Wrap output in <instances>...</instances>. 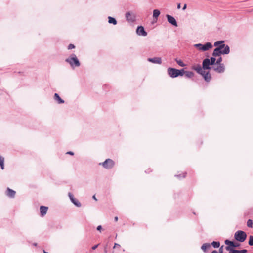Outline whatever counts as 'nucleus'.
<instances>
[{"instance_id": "obj_14", "label": "nucleus", "mask_w": 253, "mask_h": 253, "mask_svg": "<svg viewBox=\"0 0 253 253\" xmlns=\"http://www.w3.org/2000/svg\"><path fill=\"white\" fill-rule=\"evenodd\" d=\"M200 75L203 76L205 81L207 82H210L211 80V77L209 71L205 72V71H203Z\"/></svg>"}, {"instance_id": "obj_26", "label": "nucleus", "mask_w": 253, "mask_h": 253, "mask_svg": "<svg viewBox=\"0 0 253 253\" xmlns=\"http://www.w3.org/2000/svg\"><path fill=\"white\" fill-rule=\"evenodd\" d=\"M194 73L192 71H185V75L187 78H191L194 76Z\"/></svg>"}, {"instance_id": "obj_2", "label": "nucleus", "mask_w": 253, "mask_h": 253, "mask_svg": "<svg viewBox=\"0 0 253 253\" xmlns=\"http://www.w3.org/2000/svg\"><path fill=\"white\" fill-rule=\"evenodd\" d=\"M216 57H211L210 59L206 58L203 60L202 62V68L203 70H211L212 69V67L210 66H213L216 65Z\"/></svg>"}, {"instance_id": "obj_35", "label": "nucleus", "mask_w": 253, "mask_h": 253, "mask_svg": "<svg viewBox=\"0 0 253 253\" xmlns=\"http://www.w3.org/2000/svg\"><path fill=\"white\" fill-rule=\"evenodd\" d=\"M223 247L224 246L222 245V246H221L219 249V250H218V253H223Z\"/></svg>"}, {"instance_id": "obj_39", "label": "nucleus", "mask_w": 253, "mask_h": 253, "mask_svg": "<svg viewBox=\"0 0 253 253\" xmlns=\"http://www.w3.org/2000/svg\"><path fill=\"white\" fill-rule=\"evenodd\" d=\"M66 154H69V155H74V152H73L72 151H68L66 153Z\"/></svg>"}, {"instance_id": "obj_38", "label": "nucleus", "mask_w": 253, "mask_h": 253, "mask_svg": "<svg viewBox=\"0 0 253 253\" xmlns=\"http://www.w3.org/2000/svg\"><path fill=\"white\" fill-rule=\"evenodd\" d=\"M102 229V226L101 225H99L97 227V230L98 231H101Z\"/></svg>"}, {"instance_id": "obj_28", "label": "nucleus", "mask_w": 253, "mask_h": 253, "mask_svg": "<svg viewBox=\"0 0 253 253\" xmlns=\"http://www.w3.org/2000/svg\"><path fill=\"white\" fill-rule=\"evenodd\" d=\"M185 71L184 69H177V74L178 76H182L185 74Z\"/></svg>"}, {"instance_id": "obj_5", "label": "nucleus", "mask_w": 253, "mask_h": 253, "mask_svg": "<svg viewBox=\"0 0 253 253\" xmlns=\"http://www.w3.org/2000/svg\"><path fill=\"white\" fill-rule=\"evenodd\" d=\"M247 238V234L245 232L242 230H238L236 231L234 234L235 239L239 242H244Z\"/></svg>"}, {"instance_id": "obj_44", "label": "nucleus", "mask_w": 253, "mask_h": 253, "mask_svg": "<svg viewBox=\"0 0 253 253\" xmlns=\"http://www.w3.org/2000/svg\"><path fill=\"white\" fill-rule=\"evenodd\" d=\"M104 253H107V250L106 249V247H104Z\"/></svg>"}, {"instance_id": "obj_19", "label": "nucleus", "mask_w": 253, "mask_h": 253, "mask_svg": "<svg viewBox=\"0 0 253 253\" xmlns=\"http://www.w3.org/2000/svg\"><path fill=\"white\" fill-rule=\"evenodd\" d=\"M202 67L200 64H197L196 66H193L192 69L195 70L197 73L201 74L204 70H202Z\"/></svg>"}, {"instance_id": "obj_25", "label": "nucleus", "mask_w": 253, "mask_h": 253, "mask_svg": "<svg viewBox=\"0 0 253 253\" xmlns=\"http://www.w3.org/2000/svg\"><path fill=\"white\" fill-rule=\"evenodd\" d=\"M175 61L176 62L177 64L179 66H180L182 67H185L186 66V64L185 63H184L180 59H178L177 58H175Z\"/></svg>"}, {"instance_id": "obj_46", "label": "nucleus", "mask_w": 253, "mask_h": 253, "mask_svg": "<svg viewBox=\"0 0 253 253\" xmlns=\"http://www.w3.org/2000/svg\"><path fill=\"white\" fill-rule=\"evenodd\" d=\"M211 253H218L216 250H213Z\"/></svg>"}, {"instance_id": "obj_30", "label": "nucleus", "mask_w": 253, "mask_h": 253, "mask_svg": "<svg viewBox=\"0 0 253 253\" xmlns=\"http://www.w3.org/2000/svg\"><path fill=\"white\" fill-rule=\"evenodd\" d=\"M248 244L250 246H253V236L251 235L249 236Z\"/></svg>"}, {"instance_id": "obj_22", "label": "nucleus", "mask_w": 253, "mask_h": 253, "mask_svg": "<svg viewBox=\"0 0 253 253\" xmlns=\"http://www.w3.org/2000/svg\"><path fill=\"white\" fill-rule=\"evenodd\" d=\"M108 23L110 24H112L114 25H116L117 24V21L116 19L112 17L109 16L108 17Z\"/></svg>"}, {"instance_id": "obj_41", "label": "nucleus", "mask_w": 253, "mask_h": 253, "mask_svg": "<svg viewBox=\"0 0 253 253\" xmlns=\"http://www.w3.org/2000/svg\"><path fill=\"white\" fill-rule=\"evenodd\" d=\"M187 5L186 4H185L182 8L183 10H185L186 8Z\"/></svg>"}, {"instance_id": "obj_4", "label": "nucleus", "mask_w": 253, "mask_h": 253, "mask_svg": "<svg viewBox=\"0 0 253 253\" xmlns=\"http://www.w3.org/2000/svg\"><path fill=\"white\" fill-rule=\"evenodd\" d=\"M194 47L198 49L199 50L206 51L209 50L210 49L212 48L213 45L211 42H207L204 44L201 43L195 44L194 45Z\"/></svg>"}, {"instance_id": "obj_31", "label": "nucleus", "mask_w": 253, "mask_h": 253, "mask_svg": "<svg viewBox=\"0 0 253 253\" xmlns=\"http://www.w3.org/2000/svg\"><path fill=\"white\" fill-rule=\"evenodd\" d=\"M186 174H187V173L185 172L181 174L175 175V176L179 178H184V177H185Z\"/></svg>"}, {"instance_id": "obj_32", "label": "nucleus", "mask_w": 253, "mask_h": 253, "mask_svg": "<svg viewBox=\"0 0 253 253\" xmlns=\"http://www.w3.org/2000/svg\"><path fill=\"white\" fill-rule=\"evenodd\" d=\"M229 253H239V250L233 249L230 250H228Z\"/></svg>"}, {"instance_id": "obj_9", "label": "nucleus", "mask_w": 253, "mask_h": 253, "mask_svg": "<svg viewBox=\"0 0 253 253\" xmlns=\"http://www.w3.org/2000/svg\"><path fill=\"white\" fill-rule=\"evenodd\" d=\"M168 75L172 78H176L178 77L177 69L174 68L169 67L167 69Z\"/></svg>"}, {"instance_id": "obj_17", "label": "nucleus", "mask_w": 253, "mask_h": 253, "mask_svg": "<svg viewBox=\"0 0 253 253\" xmlns=\"http://www.w3.org/2000/svg\"><path fill=\"white\" fill-rule=\"evenodd\" d=\"M211 247V245L210 243H206L203 244L201 249L204 253H207L209 249H210Z\"/></svg>"}, {"instance_id": "obj_20", "label": "nucleus", "mask_w": 253, "mask_h": 253, "mask_svg": "<svg viewBox=\"0 0 253 253\" xmlns=\"http://www.w3.org/2000/svg\"><path fill=\"white\" fill-rule=\"evenodd\" d=\"M54 100L58 103V104H62L64 103V101L62 99L59 94L57 93H55L54 95Z\"/></svg>"}, {"instance_id": "obj_49", "label": "nucleus", "mask_w": 253, "mask_h": 253, "mask_svg": "<svg viewBox=\"0 0 253 253\" xmlns=\"http://www.w3.org/2000/svg\"><path fill=\"white\" fill-rule=\"evenodd\" d=\"M43 253H49L46 252L45 250H43Z\"/></svg>"}, {"instance_id": "obj_47", "label": "nucleus", "mask_w": 253, "mask_h": 253, "mask_svg": "<svg viewBox=\"0 0 253 253\" xmlns=\"http://www.w3.org/2000/svg\"><path fill=\"white\" fill-rule=\"evenodd\" d=\"M108 244V243H107V244H106V245L104 246V247H106V249H107V250Z\"/></svg>"}, {"instance_id": "obj_16", "label": "nucleus", "mask_w": 253, "mask_h": 253, "mask_svg": "<svg viewBox=\"0 0 253 253\" xmlns=\"http://www.w3.org/2000/svg\"><path fill=\"white\" fill-rule=\"evenodd\" d=\"M40 210L41 216L43 217L46 214L48 210V207L44 206H41Z\"/></svg>"}, {"instance_id": "obj_18", "label": "nucleus", "mask_w": 253, "mask_h": 253, "mask_svg": "<svg viewBox=\"0 0 253 253\" xmlns=\"http://www.w3.org/2000/svg\"><path fill=\"white\" fill-rule=\"evenodd\" d=\"M15 191L9 188H7L6 190V195L10 198H14L15 195Z\"/></svg>"}, {"instance_id": "obj_12", "label": "nucleus", "mask_w": 253, "mask_h": 253, "mask_svg": "<svg viewBox=\"0 0 253 253\" xmlns=\"http://www.w3.org/2000/svg\"><path fill=\"white\" fill-rule=\"evenodd\" d=\"M166 17L167 18V20H168L169 23L171 24L173 26L177 27V26H178L177 22L176 19L174 18V17H173L171 15H169V14H167L166 15Z\"/></svg>"}, {"instance_id": "obj_1", "label": "nucleus", "mask_w": 253, "mask_h": 253, "mask_svg": "<svg viewBox=\"0 0 253 253\" xmlns=\"http://www.w3.org/2000/svg\"><path fill=\"white\" fill-rule=\"evenodd\" d=\"M230 52V47L228 45H222L218 47H216L212 53L214 57H219L222 54H228Z\"/></svg>"}, {"instance_id": "obj_7", "label": "nucleus", "mask_w": 253, "mask_h": 253, "mask_svg": "<svg viewBox=\"0 0 253 253\" xmlns=\"http://www.w3.org/2000/svg\"><path fill=\"white\" fill-rule=\"evenodd\" d=\"M99 165H102L103 168L110 169L114 167L115 163L112 159H107L104 162L100 163Z\"/></svg>"}, {"instance_id": "obj_13", "label": "nucleus", "mask_w": 253, "mask_h": 253, "mask_svg": "<svg viewBox=\"0 0 253 253\" xmlns=\"http://www.w3.org/2000/svg\"><path fill=\"white\" fill-rule=\"evenodd\" d=\"M68 196H69L71 202L76 206H77V207H80L81 206V203L74 197L73 195L71 193H70V192L68 193Z\"/></svg>"}, {"instance_id": "obj_10", "label": "nucleus", "mask_w": 253, "mask_h": 253, "mask_svg": "<svg viewBox=\"0 0 253 253\" xmlns=\"http://www.w3.org/2000/svg\"><path fill=\"white\" fill-rule=\"evenodd\" d=\"M217 67L212 66V69L218 73H222L225 71V66L222 64H216Z\"/></svg>"}, {"instance_id": "obj_48", "label": "nucleus", "mask_w": 253, "mask_h": 253, "mask_svg": "<svg viewBox=\"0 0 253 253\" xmlns=\"http://www.w3.org/2000/svg\"><path fill=\"white\" fill-rule=\"evenodd\" d=\"M33 245L35 246H37V243H35L33 244Z\"/></svg>"}, {"instance_id": "obj_43", "label": "nucleus", "mask_w": 253, "mask_h": 253, "mask_svg": "<svg viewBox=\"0 0 253 253\" xmlns=\"http://www.w3.org/2000/svg\"><path fill=\"white\" fill-rule=\"evenodd\" d=\"M118 220V217L117 216L115 217L114 220L115 221L117 222Z\"/></svg>"}, {"instance_id": "obj_11", "label": "nucleus", "mask_w": 253, "mask_h": 253, "mask_svg": "<svg viewBox=\"0 0 253 253\" xmlns=\"http://www.w3.org/2000/svg\"><path fill=\"white\" fill-rule=\"evenodd\" d=\"M136 33L139 36H146L147 35V32L142 26H138L136 29Z\"/></svg>"}, {"instance_id": "obj_40", "label": "nucleus", "mask_w": 253, "mask_h": 253, "mask_svg": "<svg viewBox=\"0 0 253 253\" xmlns=\"http://www.w3.org/2000/svg\"><path fill=\"white\" fill-rule=\"evenodd\" d=\"M98 245H94L92 247V250H95L97 248V247H98Z\"/></svg>"}, {"instance_id": "obj_8", "label": "nucleus", "mask_w": 253, "mask_h": 253, "mask_svg": "<svg viewBox=\"0 0 253 253\" xmlns=\"http://www.w3.org/2000/svg\"><path fill=\"white\" fill-rule=\"evenodd\" d=\"M125 17L128 22H134L136 20V15L130 11L126 12L125 14Z\"/></svg>"}, {"instance_id": "obj_42", "label": "nucleus", "mask_w": 253, "mask_h": 253, "mask_svg": "<svg viewBox=\"0 0 253 253\" xmlns=\"http://www.w3.org/2000/svg\"><path fill=\"white\" fill-rule=\"evenodd\" d=\"M92 198H93L94 200H95V201H97V198H96V196H95V195H94L92 196Z\"/></svg>"}, {"instance_id": "obj_45", "label": "nucleus", "mask_w": 253, "mask_h": 253, "mask_svg": "<svg viewBox=\"0 0 253 253\" xmlns=\"http://www.w3.org/2000/svg\"><path fill=\"white\" fill-rule=\"evenodd\" d=\"M181 7L180 3L177 4V9H180Z\"/></svg>"}, {"instance_id": "obj_6", "label": "nucleus", "mask_w": 253, "mask_h": 253, "mask_svg": "<svg viewBox=\"0 0 253 253\" xmlns=\"http://www.w3.org/2000/svg\"><path fill=\"white\" fill-rule=\"evenodd\" d=\"M225 244L227 245V246L225 247V249L227 251L235 249V248L238 247L240 245L239 243L230 241L228 239L225 240Z\"/></svg>"}, {"instance_id": "obj_3", "label": "nucleus", "mask_w": 253, "mask_h": 253, "mask_svg": "<svg viewBox=\"0 0 253 253\" xmlns=\"http://www.w3.org/2000/svg\"><path fill=\"white\" fill-rule=\"evenodd\" d=\"M65 61L69 63L72 68L80 66V62L75 54H72L65 59Z\"/></svg>"}, {"instance_id": "obj_29", "label": "nucleus", "mask_w": 253, "mask_h": 253, "mask_svg": "<svg viewBox=\"0 0 253 253\" xmlns=\"http://www.w3.org/2000/svg\"><path fill=\"white\" fill-rule=\"evenodd\" d=\"M253 225V222L251 219H248L247 222V225L248 227L252 228Z\"/></svg>"}, {"instance_id": "obj_23", "label": "nucleus", "mask_w": 253, "mask_h": 253, "mask_svg": "<svg viewBox=\"0 0 253 253\" xmlns=\"http://www.w3.org/2000/svg\"><path fill=\"white\" fill-rule=\"evenodd\" d=\"M224 42H225V41H223V40L217 41H216L214 43V46L216 47H218L219 46H221L222 45H225L224 44Z\"/></svg>"}, {"instance_id": "obj_27", "label": "nucleus", "mask_w": 253, "mask_h": 253, "mask_svg": "<svg viewBox=\"0 0 253 253\" xmlns=\"http://www.w3.org/2000/svg\"><path fill=\"white\" fill-rule=\"evenodd\" d=\"M210 244L215 248H219L220 245V243L219 241H213Z\"/></svg>"}, {"instance_id": "obj_34", "label": "nucleus", "mask_w": 253, "mask_h": 253, "mask_svg": "<svg viewBox=\"0 0 253 253\" xmlns=\"http://www.w3.org/2000/svg\"><path fill=\"white\" fill-rule=\"evenodd\" d=\"M75 48V46L73 44H70L68 46V49L70 50Z\"/></svg>"}, {"instance_id": "obj_36", "label": "nucleus", "mask_w": 253, "mask_h": 253, "mask_svg": "<svg viewBox=\"0 0 253 253\" xmlns=\"http://www.w3.org/2000/svg\"><path fill=\"white\" fill-rule=\"evenodd\" d=\"M248 252L246 249H242L239 250V253H246Z\"/></svg>"}, {"instance_id": "obj_33", "label": "nucleus", "mask_w": 253, "mask_h": 253, "mask_svg": "<svg viewBox=\"0 0 253 253\" xmlns=\"http://www.w3.org/2000/svg\"><path fill=\"white\" fill-rule=\"evenodd\" d=\"M219 57L216 59V64H222L221 62L222 61V58L221 56H219Z\"/></svg>"}, {"instance_id": "obj_15", "label": "nucleus", "mask_w": 253, "mask_h": 253, "mask_svg": "<svg viewBox=\"0 0 253 253\" xmlns=\"http://www.w3.org/2000/svg\"><path fill=\"white\" fill-rule=\"evenodd\" d=\"M148 61L154 64H161L162 59L161 57H154L148 58Z\"/></svg>"}, {"instance_id": "obj_21", "label": "nucleus", "mask_w": 253, "mask_h": 253, "mask_svg": "<svg viewBox=\"0 0 253 253\" xmlns=\"http://www.w3.org/2000/svg\"><path fill=\"white\" fill-rule=\"evenodd\" d=\"M160 14V11L158 9H154L153 12V17L157 20L158 17Z\"/></svg>"}, {"instance_id": "obj_24", "label": "nucleus", "mask_w": 253, "mask_h": 253, "mask_svg": "<svg viewBox=\"0 0 253 253\" xmlns=\"http://www.w3.org/2000/svg\"><path fill=\"white\" fill-rule=\"evenodd\" d=\"M0 166L2 169H4V158L0 155Z\"/></svg>"}, {"instance_id": "obj_37", "label": "nucleus", "mask_w": 253, "mask_h": 253, "mask_svg": "<svg viewBox=\"0 0 253 253\" xmlns=\"http://www.w3.org/2000/svg\"><path fill=\"white\" fill-rule=\"evenodd\" d=\"M117 247H119L120 248V245L119 244L115 243L114 244V246L113 247V248L114 249V248H117Z\"/></svg>"}]
</instances>
